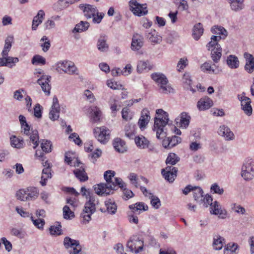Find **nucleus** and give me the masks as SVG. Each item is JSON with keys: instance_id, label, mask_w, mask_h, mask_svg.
I'll return each instance as SVG.
<instances>
[{"instance_id": "26", "label": "nucleus", "mask_w": 254, "mask_h": 254, "mask_svg": "<svg viewBox=\"0 0 254 254\" xmlns=\"http://www.w3.org/2000/svg\"><path fill=\"white\" fill-rule=\"evenodd\" d=\"M44 163L45 164H43V166L45 167V168L42 171L41 180L40 182L42 186H45L46 185L47 181L48 179L51 178L52 176L50 169V164L47 161H46Z\"/></svg>"}, {"instance_id": "19", "label": "nucleus", "mask_w": 254, "mask_h": 254, "mask_svg": "<svg viewBox=\"0 0 254 254\" xmlns=\"http://www.w3.org/2000/svg\"><path fill=\"white\" fill-rule=\"evenodd\" d=\"M150 120V116L149 111L146 109H143L138 122V125L141 130L146 128Z\"/></svg>"}, {"instance_id": "23", "label": "nucleus", "mask_w": 254, "mask_h": 254, "mask_svg": "<svg viewBox=\"0 0 254 254\" xmlns=\"http://www.w3.org/2000/svg\"><path fill=\"white\" fill-rule=\"evenodd\" d=\"M213 105V101L208 97L201 98L197 102V107L199 111L208 110Z\"/></svg>"}, {"instance_id": "49", "label": "nucleus", "mask_w": 254, "mask_h": 254, "mask_svg": "<svg viewBox=\"0 0 254 254\" xmlns=\"http://www.w3.org/2000/svg\"><path fill=\"white\" fill-rule=\"evenodd\" d=\"M3 57L4 59L5 66L11 68L15 65L16 63L19 62L18 58L9 57L8 55Z\"/></svg>"}, {"instance_id": "51", "label": "nucleus", "mask_w": 254, "mask_h": 254, "mask_svg": "<svg viewBox=\"0 0 254 254\" xmlns=\"http://www.w3.org/2000/svg\"><path fill=\"white\" fill-rule=\"evenodd\" d=\"M40 46L42 51L44 52H47L51 47V42L48 37L46 36H43L40 40Z\"/></svg>"}, {"instance_id": "36", "label": "nucleus", "mask_w": 254, "mask_h": 254, "mask_svg": "<svg viewBox=\"0 0 254 254\" xmlns=\"http://www.w3.org/2000/svg\"><path fill=\"white\" fill-rule=\"evenodd\" d=\"M129 208L133 212H138L139 213L146 211L148 209L147 205L143 202H136L131 204L129 206Z\"/></svg>"}, {"instance_id": "61", "label": "nucleus", "mask_w": 254, "mask_h": 254, "mask_svg": "<svg viewBox=\"0 0 254 254\" xmlns=\"http://www.w3.org/2000/svg\"><path fill=\"white\" fill-rule=\"evenodd\" d=\"M15 196L18 200L22 201H27L26 192L25 190V189L18 190L16 192Z\"/></svg>"}, {"instance_id": "34", "label": "nucleus", "mask_w": 254, "mask_h": 254, "mask_svg": "<svg viewBox=\"0 0 254 254\" xmlns=\"http://www.w3.org/2000/svg\"><path fill=\"white\" fill-rule=\"evenodd\" d=\"M115 149L119 153H124L127 150L125 142L119 138H115L113 141Z\"/></svg>"}, {"instance_id": "50", "label": "nucleus", "mask_w": 254, "mask_h": 254, "mask_svg": "<svg viewBox=\"0 0 254 254\" xmlns=\"http://www.w3.org/2000/svg\"><path fill=\"white\" fill-rule=\"evenodd\" d=\"M193 195L195 201L198 202H201L204 196L203 190L199 187H195L193 191Z\"/></svg>"}, {"instance_id": "4", "label": "nucleus", "mask_w": 254, "mask_h": 254, "mask_svg": "<svg viewBox=\"0 0 254 254\" xmlns=\"http://www.w3.org/2000/svg\"><path fill=\"white\" fill-rule=\"evenodd\" d=\"M99 203L98 199L94 197H91L90 200L85 203L84 208L81 214L83 223L87 224L90 221L91 216L95 212L96 206Z\"/></svg>"}, {"instance_id": "3", "label": "nucleus", "mask_w": 254, "mask_h": 254, "mask_svg": "<svg viewBox=\"0 0 254 254\" xmlns=\"http://www.w3.org/2000/svg\"><path fill=\"white\" fill-rule=\"evenodd\" d=\"M156 116L154 119V131L156 132V137L158 139H163L162 145L165 148L170 149V137L166 139V133L165 131V127L168 123V114L161 109H157L156 111Z\"/></svg>"}, {"instance_id": "33", "label": "nucleus", "mask_w": 254, "mask_h": 254, "mask_svg": "<svg viewBox=\"0 0 254 254\" xmlns=\"http://www.w3.org/2000/svg\"><path fill=\"white\" fill-rule=\"evenodd\" d=\"M91 120L92 122H99L102 117V112L97 106H92L90 108Z\"/></svg>"}, {"instance_id": "13", "label": "nucleus", "mask_w": 254, "mask_h": 254, "mask_svg": "<svg viewBox=\"0 0 254 254\" xmlns=\"http://www.w3.org/2000/svg\"><path fill=\"white\" fill-rule=\"evenodd\" d=\"M210 213L213 215H218L219 218L223 219L226 218L227 215L226 210L223 208L217 201H214L213 204H211Z\"/></svg>"}, {"instance_id": "25", "label": "nucleus", "mask_w": 254, "mask_h": 254, "mask_svg": "<svg viewBox=\"0 0 254 254\" xmlns=\"http://www.w3.org/2000/svg\"><path fill=\"white\" fill-rule=\"evenodd\" d=\"M145 37L151 43L158 44L161 42L162 37L154 29H150L146 32Z\"/></svg>"}, {"instance_id": "38", "label": "nucleus", "mask_w": 254, "mask_h": 254, "mask_svg": "<svg viewBox=\"0 0 254 254\" xmlns=\"http://www.w3.org/2000/svg\"><path fill=\"white\" fill-rule=\"evenodd\" d=\"M106 207V211L110 214H115L117 212V206L115 203V201L111 199H108L105 202ZM100 210L102 212H105L106 210H104L101 208Z\"/></svg>"}, {"instance_id": "6", "label": "nucleus", "mask_w": 254, "mask_h": 254, "mask_svg": "<svg viewBox=\"0 0 254 254\" xmlns=\"http://www.w3.org/2000/svg\"><path fill=\"white\" fill-rule=\"evenodd\" d=\"M58 72L61 71L68 74H78V70L74 63L68 61H63L58 62L55 65Z\"/></svg>"}, {"instance_id": "64", "label": "nucleus", "mask_w": 254, "mask_h": 254, "mask_svg": "<svg viewBox=\"0 0 254 254\" xmlns=\"http://www.w3.org/2000/svg\"><path fill=\"white\" fill-rule=\"evenodd\" d=\"M104 15L105 14L103 12H99L98 10L97 13L92 17L93 22L96 24L100 23L102 21Z\"/></svg>"}, {"instance_id": "39", "label": "nucleus", "mask_w": 254, "mask_h": 254, "mask_svg": "<svg viewBox=\"0 0 254 254\" xmlns=\"http://www.w3.org/2000/svg\"><path fill=\"white\" fill-rule=\"evenodd\" d=\"M136 126L134 124H127L125 127L124 131L126 136L129 139H132L136 133Z\"/></svg>"}, {"instance_id": "42", "label": "nucleus", "mask_w": 254, "mask_h": 254, "mask_svg": "<svg viewBox=\"0 0 254 254\" xmlns=\"http://www.w3.org/2000/svg\"><path fill=\"white\" fill-rule=\"evenodd\" d=\"M226 63L228 66L232 68H237L239 66L238 58L235 55H231L227 57Z\"/></svg>"}, {"instance_id": "32", "label": "nucleus", "mask_w": 254, "mask_h": 254, "mask_svg": "<svg viewBox=\"0 0 254 254\" xmlns=\"http://www.w3.org/2000/svg\"><path fill=\"white\" fill-rule=\"evenodd\" d=\"M107 37L105 35H101L99 38L97 47L99 51L102 52H106L109 50V45L107 43Z\"/></svg>"}, {"instance_id": "54", "label": "nucleus", "mask_w": 254, "mask_h": 254, "mask_svg": "<svg viewBox=\"0 0 254 254\" xmlns=\"http://www.w3.org/2000/svg\"><path fill=\"white\" fill-rule=\"evenodd\" d=\"M62 226L60 224L51 226L49 228L50 234L53 236H59L62 234Z\"/></svg>"}, {"instance_id": "20", "label": "nucleus", "mask_w": 254, "mask_h": 254, "mask_svg": "<svg viewBox=\"0 0 254 254\" xmlns=\"http://www.w3.org/2000/svg\"><path fill=\"white\" fill-rule=\"evenodd\" d=\"M79 8L83 11L84 15L87 18H91L94 14L97 13L96 7L89 4H81Z\"/></svg>"}, {"instance_id": "29", "label": "nucleus", "mask_w": 254, "mask_h": 254, "mask_svg": "<svg viewBox=\"0 0 254 254\" xmlns=\"http://www.w3.org/2000/svg\"><path fill=\"white\" fill-rule=\"evenodd\" d=\"M244 57L246 59L245 70L249 73H251L254 69V58L253 56L249 53H245Z\"/></svg>"}, {"instance_id": "48", "label": "nucleus", "mask_w": 254, "mask_h": 254, "mask_svg": "<svg viewBox=\"0 0 254 254\" xmlns=\"http://www.w3.org/2000/svg\"><path fill=\"white\" fill-rule=\"evenodd\" d=\"M10 144L12 147L16 148H21L23 146V140L17 137L15 135L10 137Z\"/></svg>"}, {"instance_id": "8", "label": "nucleus", "mask_w": 254, "mask_h": 254, "mask_svg": "<svg viewBox=\"0 0 254 254\" xmlns=\"http://www.w3.org/2000/svg\"><path fill=\"white\" fill-rule=\"evenodd\" d=\"M128 5L129 10L136 16H141L148 13L146 3L140 4L136 0H130Z\"/></svg>"}, {"instance_id": "9", "label": "nucleus", "mask_w": 254, "mask_h": 254, "mask_svg": "<svg viewBox=\"0 0 254 254\" xmlns=\"http://www.w3.org/2000/svg\"><path fill=\"white\" fill-rule=\"evenodd\" d=\"M143 241L137 235L131 237L127 241V246L130 252L137 254L143 250Z\"/></svg>"}, {"instance_id": "18", "label": "nucleus", "mask_w": 254, "mask_h": 254, "mask_svg": "<svg viewBox=\"0 0 254 254\" xmlns=\"http://www.w3.org/2000/svg\"><path fill=\"white\" fill-rule=\"evenodd\" d=\"M60 110L58 99L57 97L55 96L53 99L52 105L49 114L50 120L53 121L57 120L60 117Z\"/></svg>"}, {"instance_id": "12", "label": "nucleus", "mask_w": 254, "mask_h": 254, "mask_svg": "<svg viewBox=\"0 0 254 254\" xmlns=\"http://www.w3.org/2000/svg\"><path fill=\"white\" fill-rule=\"evenodd\" d=\"M64 245L65 248H72V251L70 252V254H81V246L80 245L78 241L71 239L68 237H66L64 239Z\"/></svg>"}, {"instance_id": "1", "label": "nucleus", "mask_w": 254, "mask_h": 254, "mask_svg": "<svg viewBox=\"0 0 254 254\" xmlns=\"http://www.w3.org/2000/svg\"><path fill=\"white\" fill-rule=\"evenodd\" d=\"M115 172L108 170L105 172L104 177L106 184L101 183L94 186L95 193L99 195H107L113 193L114 190L118 187L123 189L125 187V183L120 178H115Z\"/></svg>"}, {"instance_id": "56", "label": "nucleus", "mask_w": 254, "mask_h": 254, "mask_svg": "<svg viewBox=\"0 0 254 254\" xmlns=\"http://www.w3.org/2000/svg\"><path fill=\"white\" fill-rule=\"evenodd\" d=\"M52 144L50 141L47 140H42L41 143V147L43 152L46 153L51 152L52 151Z\"/></svg>"}, {"instance_id": "14", "label": "nucleus", "mask_w": 254, "mask_h": 254, "mask_svg": "<svg viewBox=\"0 0 254 254\" xmlns=\"http://www.w3.org/2000/svg\"><path fill=\"white\" fill-rule=\"evenodd\" d=\"M140 190L145 197L150 199V203L153 208L158 209L160 207L161 201L157 196L154 195L144 187L141 186Z\"/></svg>"}, {"instance_id": "16", "label": "nucleus", "mask_w": 254, "mask_h": 254, "mask_svg": "<svg viewBox=\"0 0 254 254\" xmlns=\"http://www.w3.org/2000/svg\"><path fill=\"white\" fill-rule=\"evenodd\" d=\"M51 79V76L43 75L37 80V83L40 85L42 91L47 96H49L51 93V86L50 84Z\"/></svg>"}, {"instance_id": "37", "label": "nucleus", "mask_w": 254, "mask_h": 254, "mask_svg": "<svg viewBox=\"0 0 254 254\" xmlns=\"http://www.w3.org/2000/svg\"><path fill=\"white\" fill-rule=\"evenodd\" d=\"M192 80L190 74L189 73H185L182 78V84L183 87L191 91L193 93L195 91L192 86Z\"/></svg>"}, {"instance_id": "60", "label": "nucleus", "mask_w": 254, "mask_h": 254, "mask_svg": "<svg viewBox=\"0 0 254 254\" xmlns=\"http://www.w3.org/2000/svg\"><path fill=\"white\" fill-rule=\"evenodd\" d=\"M118 101L115 98H111L109 101V105L110 106V109L112 111L113 116H115L116 112L119 110L118 108Z\"/></svg>"}, {"instance_id": "58", "label": "nucleus", "mask_w": 254, "mask_h": 254, "mask_svg": "<svg viewBox=\"0 0 254 254\" xmlns=\"http://www.w3.org/2000/svg\"><path fill=\"white\" fill-rule=\"evenodd\" d=\"M30 141L32 142L33 144V148L35 149L36 147L38 145V140H39V136L38 134V132L35 131H33L32 133H30Z\"/></svg>"}, {"instance_id": "22", "label": "nucleus", "mask_w": 254, "mask_h": 254, "mask_svg": "<svg viewBox=\"0 0 254 254\" xmlns=\"http://www.w3.org/2000/svg\"><path fill=\"white\" fill-rule=\"evenodd\" d=\"M190 117L186 112H183L180 116V118L176 119L175 121L177 125L182 128H186L189 125Z\"/></svg>"}, {"instance_id": "47", "label": "nucleus", "mask_w": 254, "mask_h": 254, "mask_svg": "<svg viewBox=\"0 0 254 254\" xmlns=\"http://www.w3.org/2000/svg\"><path fill=\"white\" fill-rule=\"evenodd\" d=\"M215 65H212L211 62H206L203 63L200 66L201 70L204 72L208 73H215V69H214Z\"/></svg>"}, {"instance_id": "55", "label": "nucleus", "mask_w": 254, "mask_h": 254, "mask_svg": "<svg viewBox=\"0 0 254 254\" xmlns=\"http://www.w3.org/2000/svg\"><path fill=\"white\" fill-rule=\"evenodd\" d=\"M31 63L35 65H44L46 64V59L42 56L36 55L32 58Z\"/></svg>"}, {"instance_id": "2", "label": "nucleus", "mask_w": 254, "mask_h": 254, "mask_svg": "<svg viewBox=\"0 0 254 254\" xmlns=\"http://www.w3.org/2000/svg\"><path fill=\"white\" fill-rule=\"evenodd\" d=\"M212 33L219 35L212 36L210 41L206 45L208 50L211 51V56L214 62L218 63L222 56V48L218 43L221 39H225L228 36L227 31L222 26L215 25L211 28Z\"/></svg>"}, {"instance_id": "35", "label": "nucleus", "mask_w": 254, "mask_h": 254, "mask_svg": "<svg viewBox=\"0 0 254 254\" xmlns=\"http://www.w3.org/2000/svg\"><path fill=\"white\" fill-rule=\"evenodd\" d=\"M225 242V239L220 235H215L213 238L212 247L216 251L221 250Z\"/></svg>"}, {"instance_id": "24", "label": "nucleus", "mask_w": 254, "mask_h": 254, "mask_svg": "<svg viewBox=\"0 0 254 254\" xmlns=\"http://www.w3.org/2000/svg\"><path fill=\"white\" fill-rule=\"evenodd\" d=\"M218 134L223 136L226 140H232L235 138L234 134L230 128L225 125L219 127Z\"/></svg>"}, {"instance_id": "46", "label": "nucleus", "mask_w": 254, "mask_h": 254, "mask_svg": "<svg viewBox=\"0 0 254 254\" xmlns=\"http://www.w3.org/2000/svg\"><path fill=\"white\" fill-rule=\"evenodd\" d=\"M143 45V42L138 35H134L132 38L131 47L133 50H138Z\"/></svg>"}, {"instance_id": "28", "label": "nucleus", "mask_w": 254, "mask_h": 254, "mask_svg": "<svg viewBox=\"0 0 254 254\" xmlns=\"http://www.w3.org/2000/svg\"><path fill=\"white\" fill-rule=\"evenodd\" d=\"M26 192L27 201H34L36 200L39 194V190L37 188L29 187L25 189Z\"/></svg>"}, {"instance_id": "31", "label": "nucleus", "mask_w": 254, "mask_h": 254, "mask_svg": "<svg viewBox=\"0 0 254 254\" xmlns=\"http://www.w3.org/2000/svg\"><path fill=\"white\" fill-rule=\"evenodd\" d=\"M240 246L234 242L228 243L224 249L225 254H238L239 253Z\"/></svg>"}, {"instance_id": "52", "label": "nucleus", "mask_w": 254, "mask_h": 254, "mask_svg": "<svg viewBox=\"0 0 254 254\" xmlns=\"http://www.w3.org/2000/svg\"><path fill=\"white\" fill-rule=\"evenodd\" d=\"M134 139L135 142L137 146L142 148H145L148 146L149 141L144 136L135 137Z\"/></svg>"}, {"instance_id": "27", "label": "nucleus", "mask_w": 254, "mask_h": 254, "mask_svg": "<svg viewBox=\"0 0 254 254\" xmlns=\"http://www.w3.org/2000/svg\"><path fill=\"white\" fill-rule=\"evenodd\" d=\"M132 70V66L130 64H127L123 69L120 68H115L111 70L112 75L113 76H120L123 75L125 76L130 74Z\"/></svg>"}, {"instance_id": "44", "label": "nucleus", "mask_w": 254, "mask_h": 254, "mask_svg": "<svg viewBox=\"0 0 254 254\" xmlns=\"http://www.w3.org/2000/svg\"><path fill=\"white\" fill-rule=\"evenodd\" d=\"M13 40V37L12 36H8L5 40V44L3 49L1 52L2 56H5L8 55Z\"/></svg>"}, {"instance_id": "45", "label": "nucleus", "mask_w": 254, "mask_h": 254, "mask_svg": "<svg viewBox=\"0 0 254 254\" xmlns=\"http://www.w3.org/2000/svg\"><path fill=\"white\" fill-rule=\"evenodd\" d=\"M89 27V23L87 21H81L77 24L72 30L73 33H80L86 31Z\"/></svg>"}, {"instance_id": "53", "label": "nucleus", "mask_w": 254, "mask_h": 254, "mask_svg": "<svg viewBox=\"0 0 254 254\" xmlns=\"http://www.w3.org/2000/svg\"><path fill=\"white\" fill-rule=\"evenodd\" d=\"M180 160V158L175 153H170L166 160V163L167 165H174Z\"/></svg>"}, {"instance_id": "57", "label": "nucleus", "mask_w": 254, "mask_h": 254, "mask_svg": "<svg viewBox=\"0 0 254 254\" xmlns=\"http://www.w3.org/2000/svg\"><path fill=\"white\" fill-rule=\"evenodd\" d=\"M63 216L65 219H71L74 217V214L69 207L65 205L63 208Z\"/></svg>"}, {"instance_id": "63", "label": "nucleus", "mask_w": 254, "mask_h": 254, "mask_svg": "<svg viewBox=\"0 0 254 254\" xmlns=\"http://www.w3.org/2000/svg\"><path fill=\"white\" fill-rule=\"evenodd\" d=\"M31 220L33 222L34 226L39 230H43L45 224V221L43 219H34L33 216H31Z\"/></svg>"}, {"instance_id": "11", "label": "nucleus", "mask_w": 254, "mask_h": 254, "mask_svg": "<svg viewBox=\"0 0 254 254\" xmlns=\"http://www.w3.org/2000/svg\"><path fill=\"white\" fill-rule=\"evenodd\" d=\"M76 163L74 164L75 169L73 170V173L75 177L81 182H85L88 179L87 173L85 170L84 164L78 159H76Z\"/></svg>"}, {"instance_id": "40", "label": "nucleus", "mask_w": 254, "mask_h": 254, "mask_svg": "<svg viewBox=\"0 0 254 254\" xmlns=\"http://www.w3.org/2000/svg\"><path fill=\"white\" fill-rule=\"evenodd\" d=\"M152 68V65L148 61H140L137 65V71L138 73L148 71Z\"/></svg>"}, {"instance_id": "10", "label": "nucleus", "mask_w": 254, "mask_h": 254, "mask_svg": "<svg viewBox=\"0 0 254 254\" xmlns=\"http://www.w3.org/2000/svg\"><path fill=\"white\" fill-rule=\"evenodd\" d=\"M94 133L98 140L103 144L107 142L110 138V131L105 127H96Z\"/></svg>"}, {"instance_id": "7", "label": "nucleus", "mask_w": 254, "mask_h": 254, "mask_svg": "<svg viewBox=\"0 0 254 254\" xmlns=\"http://www.w3.org/2000/svg\"><path fill=\"white\" fill-rule=\"evenodd\" d=\"M242 177L246 181L252 180L254 178V161L248 159L244 163L241 170Z\"/></svg>"}, {"instance_id": "41", "label": "nucleus", "mask_w": 254, "mask_h": 254, "mask_svg": "<svg viewBox=\"0 0 254 254\" xmlns=\"http://www.w3.org/2000/svg\"><path fill=\"white\" fill-rule=\"evenodd\" d=\"M204 29L200 23L195 24L192 29V37L195 40L199 39L203 33Z\"/></svg>"}, {"instance_id": "15", "label": "nucleus", "mask_w": 254, "mask_h": 254, "mask_svg": "<svg viewBox=\"0 0 254 254\" xmlns=\"http://www.w3.org/2000/svg\"><path fill=\"white\" fill-rule=\"evenodd\" d=\"M238 99L241 101V108L244 113L250 116L252 114V107L251 105V99L245 96V93H243L241 95H238Z\"/></svg>"}, {"instance_id": "5", "label": "nucleus", "mask_w": 254, "mask_h": 254, "mask_svg": "<svg viewBox=\"0 0 254 254\" xmlns=\"http://www.w3.org/2000/svg\"><path fill=\"white\" fill-rule=\"evenodd\" d=\"M152 79L159 87V91L164 94L173 92V89L168 84L166 76L161 73H154L151 74Z\"/></svg>"}, {"instance_id": "59", "label": "nucleus", "mask_w": 254, "mask_h": 254, "mask_svg": "<svg viewBox=\"0 0 254 254\" xmlns=\"http://www.w3.org/2000/svg\"><path fill=\"white\" fill-rule=\"evenodd\" d=\"M122 116L123 119L128 121L132 119L133 114L128 108L126 107L122 109Z\"/></svg>"}, {"instance_id": "30", "label": "nucleus", "mask_w": 254, "mask_h": 254, "mask_svg": "<svg viewBox=\"0 0 254 254\" xmlns=\"http://www.w3.org/2000/svg\"><path fill=\"white\" fill-rule=\"evenodd\" d=\"M45 15V12L43 10L38 11L37 15L34 17L32 20V30H36L38 26L42 23Z\"/></svg>"}, {"instance_id": "43", "label": "nucleus", "mask_w": 254, "mask_h": 254, "mask_svg": "<svg viewBox=\"0 0 254 254\" xmlns=\"http://www.w3.org/2000/svg\"><path fill=\"white\" fill-rule=\"evenodd\" d=\"M227 1L233 11H238L242 10L244 7V0H227Z\"/></svg>"}, {"instance_id": "62", "label": "nucleus", "mask_w": 254, "mask_h": 254, "mask_svg": "<svg viewBox=\"0 0 254 254\" xmlns=\"http://www.w3.org/2000/svg\"><path fill=\"white\" fill-rule=\"evenodd\" d=\"M107 84L109 87L114 90L123 89V86L122 84L112 80H108L107 82Z\"/></svg>"}, {"instance_id": "17", "label": "nucleus", "mask_w": 254, "mask_h": 254, "mask_svg": "<svg viewBox=\"0 0 254 254\" xmlns=\"http://www.w3.org/2000/svg\"><path fill=\"white\" fill-rule=\"evenodd\" d=\"M178 169L176 167L167 166L161 170V174L165 180L170 183H173L177 177Z\"/></svg>"}, {"instance_id": "21", "label": "nucleus", "mask_w": 254, "mask_h": 254, "mask_svg": "<svg viewBox=\"0 0 254 254\" xmlns=\"http://www.w3.org/2000/svg\"><path fill=\"white\" fill-rule=\"evenodd\" d=\"M66 191L71 194L74 195V196H77L79 193L77 192L75 189L71 188H67ZM66 203L72 208L74 209L78 207L79 204L78 200L75 197H70L66 199Z\"/></svg>"}]
</instances>
